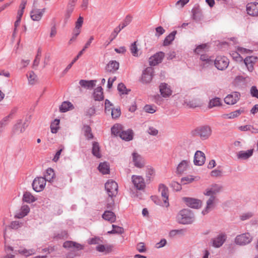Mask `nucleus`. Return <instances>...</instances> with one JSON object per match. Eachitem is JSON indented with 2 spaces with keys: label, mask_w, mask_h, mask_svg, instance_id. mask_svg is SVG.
Listing matches in <instances>:
<instances>
[{
  "label": "nucleus",
  "mask_w": 258,
  "mask_h": 258,
  "mask_svg": "<svg viewBox=\"0 0 258 258\" xmlns=\"http://www.w3.org/2000/svg\"><path fill=\"white\" fill-rule=\"evenodd\" d=\"M92 153L97 158H100L102 157L100 147L99 143L97 142H93L92 143Z\"/></svg>",
  "instance_id": "31"
},
{
  "label": "nucleus",
  "mask_w": 258,
  "mask_h": 258,
  "mask_svg": "<svg viewBox=\"0 0 258 258\" xmlns=\"http://www.w3.org/2000/svg\"><path fill=\"white\" fill-rule=\"evenodd\" d=\"M113 104L109 101V100L106 99L105 101V112L106 114H109L110 111L114 108L112 107Z\"/></svg>",
  "instance_id": "51"
},
{
  "label": "nucleus",
  "mask_w": 258,
  "mask_h": 258,
  "mask_svg": "<svg viewBox=\"0 0 258 258\" xmlns=\"http://www.w3.org/2000/svg\"><path fill=\"white\" fill-rule=\"evenodd\" d=\"M94 37L93 36H91L89 39V40L87 41V42L85 44L84 48L82 50H81L78 54V55L76 56H78V58L83 54L84 51L89 47L92 41L93 40Z\"/></svg>",
  "instance_id": "49"
},
{
  "label": "nucleus",
  "mask_w": 258,
  "mask_h": 258,
  "mask_svg": "<svg viewBox=\"0 0 258 258\" xmlns=\"http://www.w3.org/2000/svg\"><path fill=\"white\" fill-rule=\"evenodd\" d=\"M132 179L134 186L137 189L139 190L144 189L145 187V183L142 176L139 175H133Z\"/></svg>",
  "instance_id": "12"
},
{
  "label": "nucleus",
  "mask_w": 258,
  "mask_h": 258,
  "mask_svg": "<svg viewBox=\"0 0 258 258\" xmlns=\"http://www.w3.org/2000/svg\"><path fill=\"white\" fill-rule=\"evenodd\" d=\"M119 137L125 141H131L133 139V132L132 130L122 131L120 134Z\"/></svg>",
  "instance_id": "32"
},
{
  "label": "nucleus",
  "mask_w": 258,
  "mask_h": 258,
  "mask_svg": "<svg viewBox=\"0 0 258 258\" xmlns=\"http://www.w3.org/2000/svg\"><path fill=\"white\" fill-rule=\"evenodd\" d=\"M26 123H22V119L17 120V123L14 125L12 132L14 134H19L24 132L27 125H25Z\"/></svg>",
  "instance_id": "16"
},
{
  "label": "nucleus",
  "mask_w": 258,
  "mask_h": 258,
  "mask_svg": "<svg viewBox=\"0 0 258 258\" xmlns=\"http://www.w3.org/2000/svg\"><path fill=\"white\" fill-rule=\"evenodd\" d=\"M160 92L163 97H168L171 95L172 91L166 83H161L159 86Z\"/></svg>",
  "instance_id": "21"
},
{
  "label": "nucleus",
  "mask_w": 258,
  "mask_h": 258,
  "mask_svg": "<svg viewBox=\"0 0 258 258\" xmlns=\"http://www.w3.org/2000/svg\"><path fill=\"white\" fill-rule=\"evenodd\" d=\"M41 55V50L40 48L38 49L37 54L35 56V59L34 60L33 67H37L39 63L40 57Z\"/></svg>",
  "instance_id": "52"
},
{
  "label": "nucleus",
  "mask_w": 258,
  "mask_h": 258,
  "mask_svg": "<svg viewBox=\"0 0 258 258\" xmlns=\"http://www.w3.org/2000/svg\"><path fill=\"white\" fill-rule=\"evenodd\" d=\"M83 130L84 132V135L87 140H91L93 138V135L92 133L91 128L90 126L85 125L83 126Z\"/></svg>",
  "instance_id": "41"
},
{
  "label": "nucleus",
  "mask_w": 258,
  "mask_h": 258,
  "mask_svg": "<svg viewBox=\"0 0 258 258\" xmlns=\"http://www.w3.org/2000/svg\"><path fill=\"white\" fill-rule=\"evenodd\" d=\"M96 112L95 108L94 106H92L88 108L86 111V115L91 117L95 114Z\"/></svg>",
  "instance_id": "62"
},
{
  "label": "nucleus",
  "mask_w": 258,
  "mask_h": 258,
  "mask_svg": "<svg viewBox=\"0 0 258 258\" xmlns=\"http://www.w3.org/2000/svg\"><path fill=\"white\" fill-rule=\"evenodd\" d=\"M153 69L152 67L147 68L142 73L141 82L143 84H148L153 78Z\"/></svg>",
  "instance_id": "8"
},
{
  "label": "nucleus",
  "mask_w": 258,
  "mask_h": 258,
  "mask_svg": "<svg viewBox=\"0 0 258 258\" xmlns=\"http://www.w3.org/2000/svg\"><path fill=\"white\" fill-rule=\"evenodd\" d=\"M252 240V237L249 233H245L237 235L235 238V243L239 245H245L249 243Z\"/></svg>",
  "instance_id": "3"
},
{
  "label": "nucleus",
  "mask_w": 258,
  "mask_h": 258,
  "mask_svg": "<svg viewBox=\"0 0 258 258\" xmlns=\"http://www.w3.org/2000/svg\"><path fill=\"white\" fill-rule=\"evenodd\" d=\"M108 197H116L118 192V184L113 180L108 181L105 184Z\"/></svg>",
  "instance_id": "4"
},
{
  "label": "nucleus",
  "mask_w": 258,
  "mask_h": 258,
  "mask_svg": "<svg viewBox=\"0 0 258 258\" xmlns=\"http://www.w3.org/2000/svg\"><path fill=\"white\" fill-rule=\"evenodd\" d=\"M211 134L212 128L208 125L198 127L192 131V135L200 137L202 140H207Z\"/></svg>",
  "instance_id": "2"
},
{
  "label": "nucleus",
  "mask_w": 258,
  "mask_h": 258,
  "mask_svg": "<svg viewBox=\"0 0 258 258\" xmlns=\"http://www.w3.org/2000/svg\"><path fill=\"white\" fill-rule=\"evenodd\" d=\"M112 230L108 231V233L109 234H122L124 232V229L122 227L115 225H112Z\"/></svg>",
  "instance_id": "45"
},
{
  "label": "nucleus",
  "mask_w": 258,
  "mask_h": 258,
  "mask_svg": "<svg viewBox=\"0 0 258 258\" xmlns=\"http://www.w3.org/2000/svg\"><path fill=\"white\" fill-rule=\"evenodd\" d=\"M114 197H109L107 200L106 208L109 210H113L114 207V201L113 198Z\"/></svg>",
  "instance_id": "48"
},
{
  "label": "nucleus",
  "mask_w": 258,
  "mask_h": 258,
  "mask_svg": "<svg viewBox=\"0 0 258 258\" xmlns=\"http://www.w3.org/2000/svg\"><path fill=\"white\" fill-rule=\"evenodd\" d=\"M46 180L44 177H39L35 178L32 183L33 189L36 192L42 191L45 187Z\"/></svg>",
  "instance_id": "7"
},
{
  "label": "nucleus",
  "mask_w": 258,
  "mask_h": 258,
  "mask_svg": "<svg viewBox=\"0 0 258 258\" xmlns=\"http://www.w3.org/2000/svg\"><path fill=\"white\" fill-rule=\"evenodd\" d=\"M144 109L146 112L153 113L156 111L153 106L151 105H146L145 106Z\"/></svg>",
  "instance_id": "63"
},
{
  "label": "nucleus",
  "mask_w": 258,
  "mask_h": 258,
  "mask_svg": "<svg viewBox=\"0 0 258 258\" xmlns=\"http://www.w3.org/2000/svg\"><path fill=\"white\" fill-rule=\"evenodd\" d=\"M246 11L247 14L253 16H258V3H250L247 5Z\"/></svg>",
  "instance_id": "19"
},
{
  "label": "nucleus",
  "mask_w": 258,
  "mask_h": 258,
  "mask_svg": "<svg viewBox=\"0 0 258 258\" xmlns=\"http://www.w3.org/2000/svg\"><path fill=\"white\" fill-rule=\"evenodd\" d=\"M189 162L188 160H182L178 164V165L177 167V169H176L177 173L178 174H181L184 171H185L186 170V169L188 166Z\"/></svg>",
  "instance_id": "34"
},
{
  "label": "nucleus",
  "mask_w": 258,
  "mask_h": 258,
  "mask_svg": "<svg viewBox=\"0 0 258 258\" xmlns=\"http://www.w3.org/2000/svg\"><path fill=\"white\" fill-rule=\"evenodd\" d=\"M222 188L223 187L221 185L218 184H213L210 187L206 189L204 194L207 196H215L222 190Z\"/></svg>",
  "instance_id": "9"
},
{
  "label": "nucleus",
  "mask_w": 258,
  "mask_h": 258,
  "mask_svg": "<svg viewBox=\"0 0 258 258\" xmlns=\"http://www.w3.org/2000/svg\"><path fill=\"white\" fill-rule=\"evenodd\" d=\"M243 111L242 110L238 109L228 114H223L222 116L223 118H234L238 116L242 112H243Z\"/></svg>",
  "instance_id": "35"
},
{
  "label": "nucleus",
  "mask_w": 258,
  "mask_h": 258,
  "mask_svg": "<svg viewBox=\"0 0 258 258\" xmlns=\"http://www.w3.org/2000/svg\"><path fill=\"white\" fill-rule=\"evenodd\" d=\"M220 99L218 97L213 98L209 101L208 107L210 108H213L216 106H219L221 105Z\"/></svg>",
  "instance_id": "47"
},
{
  "label": "nucleus",
  "mask_w": 258,
  "mask_h": 258,
  "mask_svg": "<svg viewBox=\"0 0 258 258\" xmlns=\"http://www.w3.org/2000/svg\"><path fill=\"white\" fill-rule=\"evenodd\" d=\"M159 191L161 192V196L163 198L164 206L168 207L169 205L168 203V189L164 184H160L159 185Z\"/></svg>",
  "instance_id": "13"
},
{
  "label": "nucleus",
  "mask_w": 258,
  "mask_h": 258,
  "mask_svg": "<svg viewBox=\"0 0 258 258\" xmlns=\"http://www.w3.org/2000/svg\"><path fill=\"white\" fill-rule=\"evenodd\" d=\"M206 158L205 154L201 151H197L194 156V162L196 165L201 166L205 162Z\"/></svg>",
  "instance_id": "18"
},
{
  "label": "nucleus",
  "mask_w": 258,
  "mask_h": 258,
  "mask_svg": "<svg viewBox=\"0 0 258 258\" xmlns=\"http://www.w3.org/2000/svg\"><path fill=\"white\" fill-rule=\"evenodd\" d=\"M112 247L113 246L111 245L99 244L96 246V249L99 252L107 254L112 251Z\"/></svg>",
  "instance_id": "29"
},
{
  "label": "nucleus",
  "mask_w": 258,
  "mask_h": 258,
  "mask_svg": "<svg viewBox=\"0 0 258 258\" xmlns=\"http://www.w3.org/2000/svg\"><path fill=\"white\" fill-rule=\"evenodd\" d=\"M110 113H111L113 118H117L119 117L121 114V111L119 108H113Z\"/></svg>",
  "instance_id": "54"
},
{
  "label": "nucleus",
  "mask_w": 258,
  "mask_h": 258,
  "mask_svg": "<svg viewBox=\"0 0 258 258\" xmlns=\"http://www.w3.org/2000/svg\"><path fill=\"white\" fill-rule=\"evenodd\" d=\"M111 131L112 134L119 137L122 131V126L119 124H116L111 127Z\"/></svg>",
  "instance_id": "42"
},
{
  "label": "nucleus",
  "mask_w": 258,
  "mask_h": 258,
  "mask_svg": "<svg viewBox=\"0 0 258 258\" xmlns=\"http://www.w3.org/2000/svg\"><path fill=\"white\" fill-rule=\"evenodd\" d=\"M184 104L191 108L200 107L202 106V102L199 98H193L189 100H185Z\"/></svg>",
  "instance_id": "20"
},
{
  "label": "nucleus",
  "mask_w": 258,
  "mask_h": 258,
  "mask_svg": "<svg viewBox=\"0 0 258 258\" xmlns=\"http://www.w3.org/2000/svg\"><path fill=\"white\" fill-rule=\"evenodd\" d=\"M227 235L223 232L219 233L216 237L212 239V246L215 248H219L226 241Z\"/></svg>",
  "instance_id": "6"
},
{
  "label": "nucleus",
  "mask_w": 258,
  "mask_h": 258,
  "mask_svg": "<svg viewBox=\"0 0 258 258\" xmlns=\"http://www.w3.org/2000/svg\"><path fill=\"white\" fill-rule=\"evenodd\" d=\"M177 220L182 224H191L195 220L194 214L189 209H182L177 214Z\"/></svg>",
  "instance_id": "1"
},
{
  "label": "nucleus",
  "mask_w": 258,
  "mask_h": 258,
  "mask_svg": "<svg viewBox=\"0 0 258 258\" xmlns=\"http://www.w3.org/2000/svg\"><path fill=\"white\" fill-rule=\"evenodd\" d=\"M118 91L122 94H127L128 93L126 88L124 84L120 83L117 86Z\"/></svg>",
  "instance_id": "57"
},
{
  "label": "nucleus",
  "mask_w": 258,
  "mask_h": 258,
  "mask_svg": "<svg viewBox=\"0 0 258 258\" xmlns=\"http://www.w3.org/2000/svg\"><path fill=\"white\" fill-rule=\"evenodd\" d=\"M23 201L28 203H32L36 201L35 197L29 192H25L23 195Z\"/></svg>",
  "instance_id": "43"
},
{
  "label": "nucleus",
  "mask_w": 258,
  "mask_h": 258,
  "mask_svg": "<svg viewBox=\"0 0 258 258\" xmlns=\"http://www.w3.org/2000/svg\"><path fill=\"white\" fill-rule=\"evenodd\" d=\"M170 185V186L176 191H179L181 189V185L176 181L171 182Z\"/></svg>",
  "instance_id": "60"
},
{
  "label": "nucleus",
  "mask_w": 258,
  "mask_h": 258,
  "mask_svg": "<svg viewBox=\"0 0 258 258\" xmlns=\"http://www.w3.org/2000/svg\"><path fill=\"white\" fill-rule=\"evenodd\" d=\"M120 31L121 29L120 28V26H118L114 29L113 31L112 32L109 37L110 41H112L116 37L117 34Z\"/></svg>",
  "instance_id": "55"
},
{
  "label": "nucleus",
  "mask_w": 258,
  "mask_h": 258,
  "mask_svg": "<svg viewBox=\"0 0 258 258\" xmlns=\"http://www.w3.org/2000/svg\"><path fill=\"white\" fill-rule=\"evenodd\" d=\"M102 217L105 220L113 223L116 220V216L111 210H106L103 214Z\"/></svg>",
  "instance_id": "25"
},
{
  "label": "nucleus",
  "mask_w": 258,
  "mask_h": 258,
  "mask_svg": "<svg viewBox=\"0 0 258 258\" xmlns=\"http://www.w3.org/2000/svg\"><path fill=\"white\" fill-rule=\"evenodd\" d=\"M131 20H132L131 17L130 16H127L125 17V19L124 20L123 22L122 23V25L121 26L120 25H119L121 30L122 29H123L125 27L127 26L130 24V23L131 22Z\"/></svg>",
  "instance_id": "58"
},
{
  "label": "nucleus",
  "mask_w": 258,
  "mask_h": 258,
  "mask_svg": "<svg viewBox=\"0 0 258 258\" xmlns=\"http://www.w3.org/2000/svg\"><path fill=\"white\" fill-rule=\"evenodd\" d=\"M23 214H21L20 216H17V217L18 218H22L23 217L26 216L30 211V209L28 206H24L22 207Z\"/></svg>",
  "instance_id": "59"
},
{
  "label": "nucleus",
  "mask_w": 258,
  "mask_h": 258,
  "mask_svg": "<svg viewBox=\"0 0 258 258\" xmlns=\"http://www.w3.org/2000/svg\"><path fill=\"white\" fill-rule=\"evenodd\" d=\"M192 19L199 22L202 20L203 16L201 9L199 7H195L192 9Z\"/></svg>",
  "instance_id": "22"
},
{
  "label": "nucleus",
  "mask_w": 258,
  "mask_h": 258,
  "mask_svg": "<svg viewBox=\"0 0 258 258\" xmlns=\"http://www.w3.org/2000/svg\"><path fill=\"white\" fill-rule=\"evenodd\" d=\"M136 43H137V42L135 41L133 43H132L130 46L131 52L132 54H133V55L134 56H138V55H139V54H138L139 49L137 47Z\"/></svg>",
  "instance_id": "50"
},
{
  "label": "nucleus",
  "mask_w": 258,
  "mask_h": 258,
  "mask_svg": "<svg viewBox=\"0 0 258 258\" xmlns=\"http://www.w3.org/2000/svg\"><path fill=\"white\" fill-rule=\"evenodd\" d=\"M75 6V4L69 3L67 9L64 15V20L65 21H67L68 19L70 18L71 14L74 11V7Z\"/></svg>",
  "instance_id": "38"
},
{
  "label": "nucleus",
  "mask_w": 258,
  "mask_h": 258,
  "mask_svg": "<svg viewBox=\"0 0 258 258\" xmlns=\"http://www.w3.org/2000/svg\"><path fill=\"white\" fill-rule=\"evenodd\" d=\"M133 158L134 165L138 168H142L144 165V161L141 156L137 153H133Z\"/></svg>",
  "instance_id": "24"
},
{
  "label": "nucleus",
  "mask_w": 258,
  "mask_h": 258,
  "mask_svg": "<svg viewBox=\"0 0 258 258\" xmlns=\"http://www.w3.org/2000/svg\"><path fill=\"white\" fill-rule=\"evenodd\" d=\"M256 59L257 57L253 56H248L244 59V63L249 71H252L253 69V63L256 61Z\"/></svg>",
  "instance_id": "26"
},
{
  "label": "nucleus",
  "mask_w": 258,
  "mask_h": 258,
  "mask_svg": "<svg viewBox=\"0 0 258 258\" xmlns=\"http://www.w3.org/2000/svg\"><path fill=\"white\" fill-rule=\"evenodd\" d=\"M93 97L95 101H101L104 99L103 89L101 87H98L95 89Z\"/></svg>",
  "instance_id": "28"
},
{
  "label": "nucleus",
  "mask_w": 258,
  "mask_h": 258,
  "mask_svg": "<svg viewBox=\"0 0 258 258\" xmlns=\"http://www.w3.org/2000/svg\"><path fill=\"white\" fill-rule=\"evenodd\" d=\"M71 108H73V105L70 102L64 101L60 106L59 110L61 112H65Z\"/></svg>",
  "instance_id": "40"
},
{
  "label": "nucleus",
  "mask_w": 258,
  "mask_h": 258,
  "mask_svg": "<svg viewBox=\"0 0 258 258\" xmlns=\"http://www.w3.org/2000/svg\"><path fill=\"white\" fill-rule=\"evenodd\" d=\"M165 54L162 51H159L155 53L154 55L149 58V64L150 66H155L159 63H161Z\"/></svg>",
  "instance_id": "11"
},
{
  "label": "nucleus",
  "mask_w": 258,
  "mask_h": 258,
  "mask_svg": "<svg viewBox=\"0 0 258 258\" xmlns=\"http://www.w3.org/2000/svg\"><path fill=\"white\" fill-rule=\"evenodd\" d=\"M177 33L176 31H173L170 33L164 39L163 42L164 46L169 45L175 38V36Z\"/></svg>",
  "instance_id": "37"
},
{
  "label": "nucleus",
  "mask_w": 258,
  "mask_h": 258,
  "mask_svg": "<svg viewBox=\"0 0 258 258\" xmlns=\"http://www.w3.org/2000/svg\"><path fill=\"white\" fill-rule=\"evenodd\" d=\"M229 59L224 56H218L215 60V66L219 70H224L228 66Z\"/></svg>",
  "instance_id": "5"
},
{
  "label": "nucleus",
  "mask_w": 258,
  "mask_h": 258,
  "mask_svg": "<svg viewBox=\"0 0 258 258\" xmlns=\"http://www.w3.org/2000/svg\"><path fill=\"white\" fill-rule=\"evenodd\" d=\"M63 246L64 248H75L77 250L82 249L83 248V246L80 244L72 241L64 242Z\"/></svg>",
  "instance_id": "33"
},
{
  "label": "nucleus",
  "mask_w": 258,
  "mask_h": 258,
  "mask_svg": "<svg viewBox=\"0 0 258 258\" xmlns=\"http://www.w3.org/2000/svg\"><path fill=\"white\" fill-rule=\"evenodd\" d=\"M5 250L7 254L3 258H14L15 257V255L11 253V252L13 251V248L12 247L8 246L6 247Z\"/></svg>",
  "instance_id": "53"
},
{
  "label": "nucleus",
  "mask_w": 258,
  "mask_h": 258,
  "mask_svg": "<svg viewBox=\"0 0 258 258\" xmlns=\"http://www.w3.org/2000/svg\"><path fill=\"white\" fill-rule=\"evenodd\" d=\"M54 176L55 173L53 169L51 168H48L46 171V173L44 175L45 177H44V178L46 180V181L51 182Z\"/></svg>",
  "instance_id": "36"
},
{
  "label": "nucleus",
  "mask_w": 258,
  "mask_h": 258,
  "mask_svg": "<svg viewBox=\"0 0 258 258\" xmlns=\"http://www.w3.org/2000/svg\"><path fill=\"white\" fill-rule=\"evenodd\" d=\"M18 251L20 253H21V254H22L25 256H27L35 253L34 250H33V249H29V250H27L26 249H19L18 250Z\"/></svg>",
  "instance_id": "56"
},
{
  "label": "nucleus",
  "mask_w": 258,
  "mask_h": 258,
  "mask_svg": "<svg viewBox=\"0 0 258 258\" xmlns=\"http://www.w3.org/2000/svg\"><path fill=\"white\" fill-rule=\"evenodd\" d=\"M211 175L212 177H218L222 176V171L219 169H215L211 171Z\"/></svg>",
  "instance_id": "61"
},
{
  "label": "nucleus",
  "mask_w": 258,
  "mask_h": 258,
  "mask_svg": "<svg viewBox=\"0 0 258 258\" xmlns=\"http://www.w3.org/2000/svg\"><path fill=\"white\" fill-rule=\"evenodd\" d=\"M96 80L87 81L85 80H81L79 84L82 87L88 89H92L96 86Z\"/></svg>",
  "instance_id": "27"
},
{
  "label": "nucleus",
  "mask_w": 258,
  "mask_h": 258,
  "mask_svg": "<svg viewBox=\"0 0 258 258\" xmlns=\"http://www.w3.org/2000/svg\"><path fill=\"white\" fill-rule=\"evenodd\" d=\"M119 68V63L115 60L110 61L106 67V70L109 73H114Z\"/></svg>",
  "instance_id": "30"
},
{
  "label": "nucleus",
  "mask_w": 258,
  "mask_h": 258,
  "mask_svg": "<svg viewBox=\"0 0 258 258\" xmlns=\"http://www.w3.org/2000/svg\"><path fill=\"white\" fill-rule=\"evenodd\" d=\"M60 120L58 119H55L50 124L51 132L53 134H55L57 132L59 128L58 125Z\"/></svg>",
  "instance_id": "46"
},
{
  "label": "nucleus",
  "mask_w": 258,
  "mask_h": 258,
  "mask_svg": "<svg viewBox=\"0 0 258 258\" xmlns=\"http://www.w3.org/2000/svg\"><path fill=\"white\" fill-rule=\"evenodd\" d=\"M240 94L239 92H234L228 95L224 99V102L227 104L233 105L235 104L240 98Z\"/></svg>",
  "instance_id": "14"
},
{
  "label": "nucleus",
  "mask_w": 258,
  "mask_h": 258,
  "mask_svg": "<svg viewBox=\"0 0 258 258\" xmlns=\"http://www.w3.org/2000/svg\"><path fill=\"white\" fill-rule=\"evenodd\" d=\"M98 168L103 174H108L109 172V166L106 162L100 163Z\"/></svg>",
  "instance_id": "39"
},
{
  "label": "nucleus",
  "mask_w": 258,
  "mask_h": 258,
  "mask_svg": "<svg viewBox=\"0 0 258 258\" xmlns=\"http://www.w3.org/2000/svg\"><path fill=\"white\" fill-rule=\"evenodd\" d=\"M253 149H250L246 151H240L237 154V158L241 160H247L253 155Z\"/></svg>",
  "instance_id": "23"
},
{
  "label": "nucleus",
  "mask_w": 258,
  "mask_h": 258,
  "mask_svg": "<svg viewBox=\"0 0 258 258\" xmlns=\"http://www.w3.org/2000/svg\"><path fill=\"white\" fill-rule=\"evenodd\" d=\"M182 200L187 206L191 208L198 209L202 206V201L197 199L184 197Z\"/></svg>",
  "instance_id": "10"
},
{
  "label": "nucleus",
  "mask_w": 258,
  "mask_h": 258,
  "mask_svg": "<svg viewBox=\"0 0 258 258\" xmlns=\"http://www.w3.org/2000/svg\"><path fill=\"white\" fill-rule=\"evenodd\" d=\"M250 94L252 97L258 99V90L255 86L251 87L250 89Z\"/></svg>",
  "instance_id": "64"
},
{
  "label": "nucleus",
  "mask_w": 258,
  "mask_h": 258,
  "mask_svg": "<svg viewBox=\"0 0 258 258\" xmlns=\"http://www.w3.org/2000/svg\"><path fill=\"white\" fill-rule=\"evenodd\" d=\"M216 200V196H210L209 199L206 202V207L202 211L203 215H206L209 213L215 207V201Z\"/></svg>",
  "instance_id": "17"
},
{
  "label": "nucleus",
  "mask_w": 258,
  "mask_h": 258,
  "mask_svg": "<svg viewBox=\"0 0 258 258\" xmlns=\"http://www.w3.org/2000/svg\"><path fill=\"white\" fill-rule=\"evenodd\" d=\"M45 11V9L44 8L42 9L33 8L30 12V17L33 21H39L41 19Z\"/></svg>",
  "instance_id": "15"
},
{
  "label": "nucleus",
  "mask_w": 258,
  "mask_h": 258,
  "mask_svg": "<svg viewBox=\"0 0 258 258\" xmlns=\"http://www.w3.org/2000/svg\"><path fill=\"white\" fill-rule=\"evenodd\" d=\"M27 78L29 84L30 85H34L37 82V77L33 71H31L27 75Z\"/></svg>",
  "instance_id": "44"
}]
</instances>
